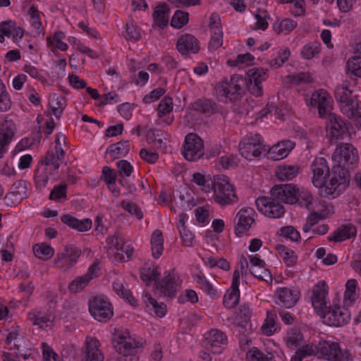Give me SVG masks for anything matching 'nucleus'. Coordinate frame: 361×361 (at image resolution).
Segmentation results:
<instances>
[{
	"instance_id": "13",
	"label": "nucleus",
	"mask_w": 361,
	"mask_h": 361,
	"mask_svg": "<svg viewBox=\"0 0 361 361\" xmlns=\"http://www.w3.org/2000/svg\"><path fill=\"white\" fill-rule=\"evenodd\" d=\"M81 251L73 245H67L63 252L58 253L55 258L54 263L57 268L66 271L74 266L79 257Z\"/></svg>"
},
{
	"instance_id": "19",
	"label": "nucleus",
	"mask_w": 361,
	"mask_h": 361,
	"mask_svg": "<svg viewBox=\"0 0 361 361\" xmlns=\"http://www.w3.org/2000/svg\"><path fill=\"white\" fill-rule=\"evenodd\" d=\"M299 298L300 293L298 290L286 287L278 288L275 293L276 304L286 309L294 307Z\"/></svg>"
},
{
	"instance_id": "26",
	"label": "nucleus",
	"mask_w": 361,
	"mask_h": 361,
	"mask_svg": "<svg viewBox=\"0 0 361 361\" xmlns=\"http://www.w3.org/2000/svg\"><path fill=\"white\" fill-rule=\"evenodd\" d=\"M176 275L174 273L167 274L164 279L159 283H155V286L157 289L160 290V292L169 297H172L175 295L177 288L178 283L176 279Z\"/></svg>"
},
{
	"instance_id": "18",
	"label": "nucleus",
	"mask_w": 361,
	"mask_h": 361,
	"mask_svg": "<svg viewBox=\"0 0 361 361\" xmlns=\"http://www.w3.org/2000/svg\"><path fill=\"white\" fill-rule=\"evenodd\" d=\"M226 343V335L219 329H212L204 334V346L213 353H220L222 345Z\"/></svg>"
},
{
	"instance_id": "10",
	"label": "nucleus",
	"mask_w": 361,
	"mask_h": 361,
	"mask_svg": "<svg viewBox=\"0 0 361 361\" xmlns=\"http://www.w3.org/2000/svg\"><path fill=\"white\" fill-rule=\"evenodd\" d=\"M320 315L325 324L329 326H341L347 324L350 319V313L348 309L335 306L332 308L327 307L323 310Z\"/></svg>"
},
{
	"instance_id": "64",
	"label": "nucleus",
	"mask_w": 361,
	"mask_h": 361,
	"mask_svg": "<svg viewBox=\"0 0 361 361\" xmlns=\"http://www.w3.org/2000/svg\"><path fill=\"white\" fill-rule=\"evenodd\" d=\"M159 276L160 272L157 269L148 268L140 274V278L142 281L149 283L152 281H157Z\"/></svg>"
},
{
	"instance_id": "15",
	"label": "nucleus",
	"mask_w": 361,
	"mask_h": 361,
	"mask_svg": "<svg viewBox=\"0 0 361 361\" xmlns=\"http://www.w3.org/2000/svg\"><path fill=\"white\" fill-rule=\"evenodd\" d=\"M107 243L110 247L114 249V257L119 261L128 260L133 255V248L126 245L124 239L119 235H113L107 238Z\"/></svg>"
},
{
	"instance_id": "48",
	"label": "nucleus",
	"mask_w": 361,
	"mask_h": 361,
	"mask_svg": "<svg viewBox=\"0 0 361 361\" xmlns=\"http://www.w3.org/2000/svg\"><path fill=\"white\" fill-rule=\"evenodd\" d=\"M320 44L317 42H310L305 44L301 51L302 57L305 59H312L320 51Z\"/></svg>"
},
{
	"instance_id": "24",
	"label": "nucleus",
	"mask_w": 361,
	"mask_h": 361,
	"mask_svg": "<svg viewBox=\"0 0 361 361\" xmlns=\"http://www.w3.org/2000/svg\"><path fill=\"white\" fill-rule=\"evenodd\" d=\"M326 127L330 129L331 137L335 138L345 134L348 130V123L332 113L329 114Z\"/></svg>"
},
{
	"instance_id": "59",
	"label": "nucleus",
	"mask_w": 361,
	"mask_h": 361,
	"mask_svg": "<svg viewBox=\"0 0 361 361\" xmlns=\"http://www.w3.org/2000/svg\"><path fill=\"white\" fill-rule=\"evenodd\" d=\"M268 16L267 12L264 10H258L257 13L255 14V18L256 19V23L254 27V29L264 30L268 27V23L267 21V18Z\"/></svg>"
},
{
	"instance_id": "60",
	"label": "nucleus",
	"mask_w": 361,
	"mask_h": 361,
	"mask_svg": "<svg viewBox=\"0 0 361 361\" xmlns=\"http://www.w3.org/2000/svg\"><path fill=\"white\" fill-rule=\"evenodd\" d=\"M16 25V23L11 20H8L0 23V42L4 41V37H11V32Z\"/></svg>"
},
{
	"instance_id": "11",
	"label": "nucleus",
	"mask_w": 361,
	"mask_h": 361,
	"mask_svg": "<svg viewBox=\"0 0 361 361\" xmlns=\"http://www.w3.org/2000/svg\"><path fill=\"white\" fill-rule=\"evenodd\" d=\"M264 150V147L261 143V136L258 134L245 139L239 145L240 154L248 160L259 157Z\"/></svg>"
},
{
	"instance_id": "38",
	"label": "nucleus",
	"mask_w": 361,
	"mask_h": 361,
	"mask_svg": "<svg viewBox=\"0 0 361 361\" xmlns=\"http://www.w3.org/2000/svg\"><path fill=\"white\" fill-rule=\"evenodd\" d=\"M276 312L268 311L264 323L262 326V331L267 336L272 335L276 331Z\"/></svg>"
},
{
	"instance_id": "43",
	"label": "nucleus",
	"mask_w": 361,
	"mask_h": 361,
	"mask_svg": "<svg viewBox=\"0 0 361 361\" xmlns=\"http://www.w3.org/2000/svg\"><path fill=\"white\" fill-rule=\"evenodd\" d=\"M12 102L9 94L6 90L5 85L0 80V111L4 112L9 110Z\"/></svg>"
},
{
	"instance_id": "5",
	"label": "nucleus",
	"mask_w": 361,
	"mask_h": 361,
	"mask_svg": "<svg viewBox=\"0 0 361 361\" xmlns=\"http://www.w3.org/2000/svg\"><path fill=\"white\" fill-rule=\"evenodd\" d=\"M247 80L240 75H234L228 81H223L216 86V90L219 96L224 97L233 102L240 98L245 93Z\"/></svg>"
},
{
	"instance_id": "16",
	"label": "nucleus",
	"mask_w": 361,
	"mask_h": 361,
	"mask_svg": "<svg viewBox=\"0 0 361 361\" xmlns=\"http://www.w3.org/2000/svg\"><path fill=\"white\" fill-rule=\"evenodd\" d=\"M99 347L96 338L87 336L82 348V361H103L104 357Z\"/></svg>"
},
{
	"instance_id": "35",
	"label": "nucleus",
	"mask_w": 361,
	"mask_h": 361,
	"mask_svg": "<svg viewBox=\"0 0 361 361\" xmlns=\"http://www.w3.org/2000/svg\"><path fill=\"white\" fill-rule=\"evenodd\" d=\"M129 149L130 145L128 141L123 140L110 145L108 147L106 152L112 154V158L116 159L125 157L129 152Z\"/></svg>"
},
{
	"instance_id": "9",
	"label": "nucleus",
	"mask_w": 361,
	"mask_h": 361,
	"mask_svg": "<svg viewBox=\"0 0 361 361\" xmlns=\"http://www.w3.org/2000/svg\"><path fill=\"white\" fill-rule=\"evenodd\" d=\"M183 154L188 161H197L204 155L203 140L196 133H188L185 137Z\"/></svg>"
},
{
	"instance_id": "58",
	"label": "nucleus",
	"mask_w": 361,
	"mask_h": 361,
	"mask_svg": "<svg viewBox=\"0 0 361 361\" xmlns=\"http://www.w3.org/2000/svg\"><path fill=\"white\" fill-rule=\"evenodd\" d=\"M11 192L7 194L5 199L9 197L10 195H19L20 197L25 195L27 191L26 182L23 180H19L16 181L11 186Z\"/></svg>"
},
{
	"instance_id": "17",
	"label": "nucleus",
	"mask_w": 361,
	"mask_h": 361,
	"mask_svg": "<svg viewBox=\"0 0 361 361\" xmlns=\"http://www.w3.org/2000/svg\"><path fill=\"white\" fill-rule=\"evenodd\" d=\"M298 188L293 184H281L274 186L270 195L286 204L296 203V192Z\"/></svg>"
},
{
	"instance_id": "23",
	"label": "nucleus",
	"mask_w": 361,
	"mask_h": 361,
	"mask_svg": "<svg viewBox=\"0 0 361 361\" xmlns=\"http://www.w3.org/2000/svg\"><path fill=\"white\" fill-rule=\"evenodd\" d=\"M294 147L295 142L289 140L279 142L269 149L268 152L269 158L276 161L281 160L286 157Z\"/></svg>"
},
{
	"instance_id": "32",
	"label": "nucleus",
	"mask_w": 361,
	"mask_h": 361,
	"mask_svg": "<svg viewBox=\"0 0 361 361\" xmlns=\"http://www.w3.org/2000/svg\"><path fill=\"white\" fill-rule=\"evenodd\" d=\"M155 24L160 27H164L169 22V9L167 5L162 4L157 6L153 14Z\"/></svg>"
},
{
	"instance_id": "33",
	"label": "nucleus",
	"mask_w": 361,
	"mask_h": 361,
	"mask_svg": "<svg viewBox=\"0 0 361 361\" xmlns=\"http://www.w3.org/2000/svg\"><path fill=\"white\" fill-rule=\"evenodd\" d=\"M163 243L162 233L159 230H155L151 237V249L154 258L158 259L162 255Z\"/></svg>"
},
{
	"instance_id": "44",
	"label": "nucleus",
	"mask_w": 361,
	"mask_h": 361,
	"mask_svg": "<svg viewBox=\"0 0 361 361\" xmlns=\"http://www.w3.org/2000/svg\"><path fill=\"white\" fill-rule=\"evenodd\" d=\"M248 82L262 84L267 78V71L262 68H252L247 72Z\"/></svg>"
},
{
	"instance_id": "29",
	"label": "nucleus",
	"mask_w": 361,
	"mask_h": 361,
	"mask_svg": "<svg viewBox=\"0 0 361 361\" xmlns=\"http://www.w3.org/2000/svg\"><path fill=\"white\" fill-rule=\"evenodd\" d=\"M356 233L355 227L351 224H348L340 226L333 233V235L328 237V240L329 241L341 242L355 236Z\"/></svg>"
},
{
	"instance_id": "52",
	"label": "nucleus",
	"mask_w": 361,
	"mask_h": 361,
	"mask_svg": "<svg viewBox=\"0 0 361 361\" xmlns=\"http://www.w3.org/2000/svg\"><path fill=\"white\" fill-rule=\"evenodd\" d=\"M250 274L261 281H269L272 280L271 272L265 267H250Z\"/></svg>"
},
{
	"instance_id": "8",
	"label": "nucleus",
	"mask_w": 361,
	"mask_h": 361,
	"mask_svg": "<svg viewBox=\"0 0 361 361\" xmlns=\"http://www.w3.org/2000/svg\"><path fill=\"white\" fill-rule=\"evenodd\" d=\"M280 200L270 197H259L255 204L259 212L269 218H280L285 213V209Z\"/></svg>"
},
{
	"instance_id": "45",
	"label": "nucleus",
	"mask_w": 361,
	"mask_h": 361,
	"mask_svg": "<svg viewBox=\"0 0 361 361\" xmlns=\"http://www.w3.org/2000/svg\"><path fill=\"white\" fill-rule=\"evenodd\" d=\"M290 51L288 49H281L277 51V54L274 56L269 64L271 67L277 68L281 66L289 58Z\"/></svg>"
},
{
	"instance_id": "55",
	"label": "nucleus",
	"mask_w": 361,
	"mask_h": 361,
	"mask_svg": "<svg viewBox=\"0 0 361 361\" xmlns=\"http://www.w3.org/2000/svg\"><path fill=\"white\" fill-rule=\"evenodd\" d=\"M240 299V292L228 290L224 295V305L228 309L235 307Z\"/></svg>"
},
{
	"instance_id": "12",
	"label": "nucleus",
	"mask_w": 361,
	"mask_h": 361,
	"mask_svg": "<svg viewBox=\"0 0 361 361\" xmlns=\"http://www.w3.org/2000/svg\"><path fill=\"white\" fill-rule=\"evenodd\" d=\"M317 352L329 361H345L347 359L346 353L341 350L336 342L322 341L317 345Z\"/></svg>"
},
{
	"instance_id": "53",
	"label": "nucleus",
	"mask_w": 361,
	"mask_h": 361,
	"mask_svg": "<svg viewBox=\"0 0 361 361\" xmlns=\"http://www.w3.org/2000/svg\"><path fill=\"white\" fill-rule=\"evenodd\" d=\"M188 22V13L178 10L175 12L171 21V25L176 28H180Z\"/></svg>"
},
{
	"instance_id": "27",
	"label": "nucleus",
	"mask_w": 361,
	"mask_h": 361,
	"mask_svg": "<svg viewBox=\"0 0 361 361\" xmlns=\"http://www.w3.org/2000/svg\"><path fill=\"white\" fill-rule=\"evenodd\" d=\"M61 221L73 229L79 232H85L92 228V220L85 219L79 220L71 214H66L61 217Z\"/></svg>"
},
{
	"instance_id": "63",
	"label": "nucleus",
	"mask_w": 361,
	"mask_h": 361,
	"mask_svg": "<svg viewBox=\"0 0 361 361\" xmlns=\"http://www.w3.org/2000/svg\"><path fill=\"white\" fill-rule=\"evenodd\" d=\"M237 331L239 334H242L241 342L245 341L246 344H247L249 342L247 336L251 331V324L247 322H238Z\"/></svg>"
},
{
	"instance_id": "21",
	"label": "nucleus",
	"mask_w": 361,
	"mask_h": 361,
	"mask_svg": "<svg viewBox=\"0 0 361 361\" xmlns=\"http://www.w3.org/2000/svg\"><path fill=\"white\" fill-rule=\"evenodd\" d=\"M327 290L324 281L319 282L314 288L312 296V303L317 313L322 314L326 309V295Z\"/></svg>"
},
{
	"instance_id": "31",
	"label": "nucleus",
	"mask_w": 361,
	"mask_h": 361,
	"mask_svg": "<svg viewBox=\"0 0 361 361\" xmlns=\"http://www.w3.org/2000/svg\"><path fill=\"white\" fill-rule=\"evenodd\" d=\"M27 319L33 325L44 328L48 326L53 322L54 316L51 314H42L41 312L34 311L27 314Z\"/></svg>"
},
{
	"instance_id": "51",
	"label": "nucleus",
	"mask_w": 361,
	"mask_h": 361,
	"mask_svg": "<svg viewBox=\"0 0 361 361\" xmlns=\"http://www.w3.org/2000/svg\"><path fill=\"white\" fill-rule=\"evenodd\" d=\"M297 25L298 23L296 21L290 18H286L282 20L279 23H274L273 27L275 31L280 33L284 31L289 32L293 30L297 27Z\"/></svg>"
},
{
	"instance_id": "4",
	"label": "nucleus",
	"mask_w": 361,
	"mask_h": 361,
	"mask_svg": "<svg viewBox=\"0 0 361 361\" xmlns=\"http://www.w3.org/2000/svg\"><path fill=\"white\" fill-rule=\"evenodd\" d=\"M214 201L221 206L234 204L238 201L234 186L225 176H214L212 185Z\"/></svg>"
},
{
	"instance_id": "61",
	"label": "nucleus",
	"mask_w": 361,
	"mask_h": 361,
	"mask_svg": "<svg viewBox=\"0 0 361 361\" xmlns=\"http://www.w3.org/2000/svg\"><path fill=\"white\" fill-rule=\"evenodd\" d=\"M312 201V196L311 193L308 191H302L300 192L298 188L296 192V202L305 207H308L310 204H311Z\"/></svg>"
},
{
	"instance_id": "34",
	"label": "nucleus",
	"mask_w": 361,
	"mask_h": 361,
	"mask_svg": "<svg viewBox=\"0 0 361 361\" xmlns=\"http://www.w3.org/2000/svg\"><path fill=\"white\" fill-rule=\"evenodd\" d=\"M298 170L297 166L280 165L276 168V176L279 180H289L297 176Z\"/></svg>"
},
{
	"instance_id": "2",
	"label": "nucleus",
	"mask_w": 361,
	"mask_h": 361,
	"mask_svg": "<svg viewBox=\"0 0 361 361\" xmlns=\"http://www.w3.org/2000/svg\"><path fill=\"white\" fill-rule=\"evenodd\" d=\"M311 170L312 172V182L316 188H319L320 194L323 197L334 198L344 190L336 188L334 191L329 192V189L331 188L330 183H332L331 181L332 172L330 173L327 161L324 158H316L311 164Z\"/></svg>"
},
{
	"instance_id": "49",
	"label": "nucleus",
	"mask_w": 361,
	"mask_h": 361,
	"mask_svg": "<svg viewBox=\"0 0 361 361\" xmlns=\"http://www.w3.org/2000/svg\"><path fill=\"white\" fill-rule=\"evenodd\" d=\"M90 281V277L85 275L78 276L72 281L68 286L69 290L72 293H77L82 290Z\"/></svg>"
},
{
	"instance_id": "14",
	"label": "nucleus",
	"mask_w": 361,
	"mask_h": 361,
	"mask_svg": "<svg viewBox=\"0 0 361 361\" xmlns=\"http://www.w3.org/2000/svg\"><path fill=\"white\" fill-rule=\"evenodd\" d=\"M255 210L251 207L241 209L236 214L234 219L235 233L240 236L243 233L247 231L252 224L255 221Z\"/></svg>"
},
{
	"instance_id": "39",
	"label": "nucleus",
	"mask_w": 361,
	"mask_h": 361,
	"mask_svg": "<svg viewBox=\"0 0 361 361\" xmlns=\"http://www.w3.org/2000/svg\"><path fill=\"white\" fill-rule=\"evenodd\" d=\"M33 252L37 257L43 260L50 259L54 253V249L44 243L34 245Z\"/></svg>"
},
{
	"instance_id": "30",
	"label": "nucleus",
	"mask_w": 361,
	"mask_h": 361,
	"mask_svg": "<svg viewBox=\"0 0 361 361\" xmlns=\"http://www.w3.org/2000/svg\"><path fill=\"white\" fill-rule=\"evenodd\" d=\"M64 158L65 152L63 149H54V151L47 152L44 158L42 159L41 163L46 166H53L54 170H58L60 164L63 162Z\"/></svg>"
},
{
	"instance_id": "62",
	"label": "nucleus",
	"mask_w": 361,
	"mask_h": 361,
	"mask_svg": "<svg viewBox=\"0 0 361 361\" xmlns=\"http://www.w3.org/2000/svg\"><path fill=\"white\" fill-rule=\"evenodd\" d=\"M118 174L123 177H128L133 171V167L126 160H120L116 163Z\"/></svg>"
},
{
	"instance_id": "56",
	"label": "nucleus",
	"mask_w": 361,
	"mask_h": 361,
	"mask_svg": "<svg viewBox=\"0 0 361 361\" xmlns=\"http://www.w3.org/2000/svg\"><path fill=\"white\" fill-rule=\"evenodd\" d=\"M250 361H271L272 356L270 353L265 354L257 348H252L247 353Z\"/></svg>"
},
{
	"instance_id": "40",
	"label": "nucleus",
	"mask_w": 361,
	"mask_h": 361,
	"mask_svg": "<svg viewBox=\"0 0 361 361\" xmlns=\"http://www.w3.org/2000/svg\"><path fill=\"white\" fill-rule=\"evenodd\" d=\"M113 289L117 295L128 300L130 305H135L136 300L132 295L130 290L124 287L123 283L119 281H114L113 283Z\"/></svg>"
},
{
	"instance_id": "42",
	"label": "nucleus",
	"mask_w": 361,
	"mask_h": 361,
	"mask_svg": "<svg viewBox=\"0 0 361 361\" xmlns=\"http://www.w3.org/2000/svg\"><path fill=\"white\" fill-rule=\"evenodd\" d=\"M223 44V32L215 26L214 30H212V36L208 44V48L211 51H214L221 47Z\"/></svg>"
},
{
	"instance_id": "22",
	"label": "nucleus",
	"mask_w": 361,
	"mask_h": 361,
	"mask_svg": "<svg viewBox=\"0 0 361 361\" xmlns=\"http://www.w3.org/2000/svg\"><path fill=\"white\" fill-rule=\"evenodd\" d=\"M176 48L181 54L197 53L200 50L199 42L196 37L190 34L181 35L177 42Z\"/></svg>"
},
{
	"instance_id": "25",
	"label": "nucleus",
	"mask_w": 361,
	"mask_h": 361,
	"mask_svg": "<svg viewBox=\"0 0 361 361\" xmlns=\"http://www.w3.org/2000/svg\"><path fill=\"white\" fill-rule=\"evenodd\" d=\"M173 108V100L170 97H165L161 100L157 107L160 124L164 123L166 126H169L173 123V117L169 116Z\"/></svg>"
},
{
	"instance_id": "7",
	"label": "nucleus",
	"mask_w": 361,
	"mask_h": 361,
	"mask_svg": "<svg viewBox=\"0 0 361 361\" xmlns=\"http://www.w3.org/2000/svg\"><path fill=\"white\" fill-rule=\"evenodd\" d=\"M89 311L99 322H106L114 315L112 305L102 295L96 296L89 300Z\"/></svg>"
},
{
	"instance_id": "28",
	"label": "nucleus",
	"mask_w": 361,
	"mask_h": 361,
	"mask_svg": "<svg viewBox=\"0 0 361 361\" xmlns=\"http://www.w3.org/2000/svg\"><path fill=\"white\" fill-rule=\"evenodd\" d=\"M191 109L200 113L212 115L218 110V106L214 101L207 98H200L191 104Z\"/></svg>"
},
{
	"instance_id": "1",
	"label": "nucleus",
	"mask_w": 361,
	"mask_h": 361,
	"mask_svg": "<svg viewBox=\"0 0 361 361\" xmlns=\"http://www.w3.org/2000/svg\"><path fill=\"white\" fill-rule=\"evenodd\" d=\"M332 159L336 164L332 169V183L329 192L339 190H345L348 186L350 176L349 169H353L359 160L357 149L351 144L343 143L338 145L335 149Z\"/></svg>"
},
{
	"instance_id": "54",
	"label": "nucleus",
	"mask_w": 361,
	"mask_h": 361,
	"mask_svg": "<svg viewBox=\"0 0 361 361\" xmlns=\"http://www.w3.org/2000/svg\"><path fill=\"white\" fill-rule=\"evenodd\" d=\"M279 233L281 236L288 238L292 241L298 242L300 239V235L298 231L292 226L282 227Z\"/></svg>"
},
{
	"instance_id": "46",
	"label": "nucleus",
	"mask_w": 361,
	"mask_h": 361,
	"mask_svg": "<svg viewBox=\"0 0 361 361\" xmlns=\"http://www.w3.org/2000/svg\"><path fill=\"white\" fill-rule=\"evenodd\" d=\"M63 37V32H56L52 37H49L47 38V45L50 48L54 47L55 46L57 49H60L61 51H66L68 49V44L61 41V39Z\"/></svg>"
},
{
	"instance_id": "57",
	"label": "nucleus",
	"mask_w": 361,
	"mask_h": 361,
	"mask_svg": "<svg viewBox=\"0 0 361 361\" xmlns=\"http://www.w3.org/2000/svg\"><path fill=\"white\" fill-rule=\"evenodd\" d=\"M66 184H61L55 186L51 191L49 199L56 202H61V199L66 200Z\"/></svg>"
},
{
	"instance_id": "3",
	"label": "nucleus",
	"mask_w": 361,
	"mask_h": 361,
	"mask_svg": "<svg viewBox=\"0 0 361 361\" xmlns=\"http://www.w3.org/2000/svg\"><path fill=\"white\" fill-rule=\"evenodd\" d=\"M335 97L339 102L342 113L348 118H354L355 125L361 128V102L355 101L353 90L346 85L338 86L335 90Z\"/></svg>"
},
{
	"instance_id": "50",
	"label": "nucleus",
	"mask_w": 361,
	"mask_h": 361,
	"mask_svg": "<svg viewBox=\"0 0 361 361\" xmlns=\"http://www.w3.org/2000/svg\"><path fill=\"white\" fill-rule=\"evenodd\" d=\"M27 14L30 16L32 21V26L36 30L37 34H41L43 31V28L42 27V23L39 16V11L37 8L32 6L27 11Z\"/></svg>"
},
{
	"instance_id": "41",
	"label": "nucleus",
	"mask_w": 361,
	"mask_h": 361,
	"mask_svg": "<svg viewBox=\"0 0 361 361\" xmlns=\"http://www.w3.org/2000/svg\"><path fill=\"white\" fill-rule=\"evenodd\" d=\"M13 135V132L10 128L0 129V158L7 151L8 145L11 142Z\"/></svg>"
},
{
	"instance_id": "20",
	"label": "nucleus",
	"mask_w": 361,
	"mask_h": 361,
	"mask_svg": "<svg viewBox=\"0 0 361 361\" xmlns=\"http://www.w3.org/2000/svg\"><path fill=\"white\" fill-rule=\"evenodd\" d=\"M331 102V97L325 90H319L312 93L310 104L318 109L320 117H324L330 114Z\"/></svg>"
},
{
	"instance_id": "47",
	"label": "nucleus",
	"mask_w": 361,
	"mask_h": 361,
	"mask_svg": "<svg viewBox=\"0 0 361 361\" xmlns=\"http://www.w3.org/2000/svg\"><path fill=\"white\" fill-rule=\"evenodd\" d=\"M347 70L356 77L361 78V57L354 56L347 62Z\"/></svg>"
},
{
	"instance_id": "6",
	"label": "nucleus",
	"mask_w": 361,
	"mask_h": 361,
	"mask_svg": "<svg viewBox=\"0 0 361 361\" xmlns=\"http://www.w3.org/2000/svg\"><path fill=\"white\" fill-rule=\"evenodd\" d=\"M112 345L115 350L123 356L133 355L140 345L139 341L130 335L127 329H115L112 338Z\"/></svg>"
},
{
	"instance_id": "37",
	"label": "nucleus",
	"mask_w": 361,
	"mask_h": 361,
	"mask_svg": "<svg viewBox=\"0 0 361 361\" xmlns=\"http://www.w3.org/2000/svg\"><path fill=\"white\" fill-rule=\"evenodd\" d=\"M49 105L51 109L52 114L59 118L65 108L66 99L63 97L54 94L51 96Z\"/></svg>"
},
{
	"instance_id": "36",
	"label": "nucleus",
	"mask_w": 361,
	"mask_h": 361,
	"mask_svg": "<svg viewBox=\"0 0 361 361\" xmlns=\"http://www.w3.org/2000/svg\"><path fill=\"white\" fill-rule=\"evenodd\" d=\"M303 336L300 329L291 328L288 330L286 336V342L289 348H296L300 345Z\"/></svg>"
}]
</instances>
